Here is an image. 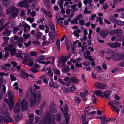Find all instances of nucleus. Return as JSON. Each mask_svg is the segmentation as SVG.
Returning <instances> with one entry per match:
<instances>
[{"mask_svg":"<svg viewBox=\"0 0 124 124\" xmlns=\"http://www.w3.org/2000/svg\"><path fill=\"white\" fill-rule=\"evenodd\" d=\"M33 88L31 86L29 88V91L31 93V96L30 99L29 106L30 107H34L36 104H38L40 103L41 99L40 92H38L37 93H33L32 91Z\"/></svg>","mask_w":124,"mask_h":124,"instance_id":"obj_1","label":"nucleus"},{"mask_svg":"<svg viewBox=\"0 0 124 124\" xmlns=\"http://www.w3.org/2000/svg\"><path fill=\"white\" fill-rule=\"evenodd\" d=\"M108 104L111 106V109L114 111L118 113H119V109L118 108H122L121 103L116 100H113L112 101L108 103Z\"/></svg>","mask_w":124,"mask_h":124,"instance_id":"obj_2","label":"nucleus"},{"mask_svg":"<svg viewBox=\"0 0 124 124\" xmlns=\"http://www.w3.org/2000/svg\"><path fill=\"white\" fill-rule=\"evenodd\" d=\"M44 123L45 124H56L54 116L46 113L45 117Z\"/></svg>","mask_w":124,"mask_h":124,"instance_id":"obj_3","label":"nucleus"},{"mask_svg":"<svg viewBox=\"0 0 124 124\" xmlns=\"http://www.w3.org/2000/svg\"><path fill=\"white\" fill-rule=\"evenodd\" d=\"M94 85L95 88L98 89L104 90L107 88V86L106 85L98 82L96 83Z\"/></svg>","mask_w":124,"mask_h":124,"instance_id":"obj_4","label":"nucleus"},{"mask_svg":"<svg viewBox=\"0 0 124 124\" xmlns=\"http://www.w3.org/2000/svg\"><path fill=\"white\" fill-rule=\"evenodd\" d=\"M29 104L24 99H23L21 103V108L22 110H25L27 109L28 108Z\"/></svg>","mask_w":124,"mask_h":124,"instance_id":"obj_5","label":"nucleus"},{"mask_svg":"<svg viewBox=\"0 0 124 124\" xmlns=\"http://www.w3.org/2000/svg\"><path fill=\"white\" fill-rule=\"evenodd\" d=\"M123 56V54H119L113 53L111 54V56L114 59L116 60L121 59Z\"/></svg>","mask_w":124,"mask_h":124,"instance_id":"obj_6","label":"nucleus"},{"mask_svg":"<svg viewBox=\"0 0 124 124\" xmlns=\"http://www.w3.org/2000/svg\"><path fill=\"white\" fill-rule=\"evenodd\" d=\"M107 45L112 48H116L119 47L121 44L118 42L110 43H107Z\"/></svg>","mask_w":124,"mask_h":124,"instance_id":"obj_7","label":"nucleus"},{"mask_svg":"<svg viewBox=\"0 0 124 124\" xmlns=\"http://www.w3.org/2000/svg\"><path fill=\"white\" fill-rule=\"evenodd\" d=\"M18 9L14 7H12L8 8L6 11V13L8 15H9L12 13L14 11L19 10Z\"/></svg>","mask_w":124,"mask_h":124,"instance_id":"obj_8","label":"nucleus"},{"mask_svg":"<svg viewBox=\"0 0 124 124\" xmlns=\"http://www.w3.org/2000/svg\"><path fill=\"white\" fill-rule=\"evenodd\" d=\"M61 110L62 112L65 115H67L68 111L67 105H65L63 106V108H61Z\"/></svg>","mask_w":124,"mask_h":124,"instance_id":"obj_9","label":"nucleus"},{"mask_svg":"<svg viewBox=\"0 0 124 124\" xmlns=\"http://www.w3.org/2000/svg\"><path fill=\"white\" fill-rule=\"evenodd\" d=\"M23 42V40L21 38H20L16 42L18 46L20 47L21 48L23 46L22 43Z\"/></svg>","mask_w":124,"mask_h":124,"instance_id":"obj_10","label":"nucleus"},{"mask_svg":"<svg viewBox=\"0 0 124 124\" xmlns=\"http://www.w3.org/2000/svg\"><path fill=\"white\" fill-rule=\"evenodd\" d=\"M1 114L5 117H8L9 115V114L8 111L7 110L3 109L1 111Z\"/></svg>","mask_w":124,"mask_h":124,"instance_id":"obj_11","label":"nucleus"},{"mask_svg":"<svg viewBox=\"0 0 124 124\" xmlns=\"http://www.w3.org/2000/svg\"><path fill=\"white\" fill-rule=\"evenodd\" d=\"M64 117H65V119L63 122L64 124H68L70 121V115L69 114L68 115H65Z\"/></svg>","mask_w":124,"mask_h":124,"instance_id":"obj_12","label":"nucleus"},{"mask_svg":"<svg viewBox=\"0 0 124 124\" xmlns=\"http://www.w3.org/2000/svg\"><path fill=\"white\" fill-rule=\"evenodd\" d=\"M111 92V91L110 90H107L104 91L103 92V94L106 98H108Z\"/></svg>","mask_w":124,"mask_h":124,"instance_id":"obj_13","label":"nucleus"},{"mask_svg":"<svg viewBox=\"0 0 124 124\" xmlns=\"http://www.w3.org/2000/svg\"><path fill=\"white\" fill-rule=\"evenodd\" d=\"M50 110L52 113H56L57 112V107L54 105H53L50 107Z\"/></svg>","mask_w":124,"mask_h":124,"instance_id":"obj_14","label":"nucleus"},{"mask_svg":"<svg viewBox=\"0 0 124 124\" xmlns=\"http://www.w3.org/2000/svg\"><path fill=\"white\" fill-rule=\"evenodd\" d=\"M14 112L15 113L18 112L20 110V107L19 105H16L14 108Z\"/></svg>","mask_w":124,"mask_h":124,"instance_id":"obj_15","label":"nucleus"},{"mask_svg":"<svg viewBox=\"0 0 124 124\" xmlns=\"http://www.w3.org/2000/svg\"><path fill=\"white\" fill-rule=\"evenodd\" d=\"M11 65L10 64H6L4 66H2L1 68L4 70H7L9 69V67H10Z\"/></svg>","mask_w":124,"mask_h":124,"instance_id":"obj_16","label":"nucleus"},{"mask_svg":"<svg viewBox=\"0 0 124 124\" xmlns=\"http://www.w3.org/2000/svg\"><path fill=\"white\" fill-rule=\"evenodd\" d=\"M94 94L98 96H102V93L100 90H97L94 91Z\"/></svg>","mask_w":124,"mask_h":124,"instance_id":"obj_17","label":"nucleus"},{"mask_svg":"<svg viewBox=\"0 0 124 124\" xmlns=\"http://www.w3.org/2000/svg\"><path fill=\"white\" fill-rule=\"evenodd\" d=\"M15 95L13 93L10 91L9 92L8 95V97L9 99L12 101V99L14 98Z\"/></svg>","mask_w":124,"mask_h":124,"instance_id":"obj_18","label":"nucleus"},{"mask_svg":"<svg viewBox=\"0 0 124 124\" xmlns=\"http://www.w3.org/2000/svg\"><path fill=\"white\" fill-rule=\"evenodd\" d=\"M14 101H12L8 103V105H9V109L10 110H11L12 109L14 105Z\"/></svg>","mask_w":124,"mask_h":124,"instance_id":"obj_19","label":"nucleus"},{"mask_svg":"<svg viewBox=\"0 0 124 124\" xmlns=\"http://www.w3.org/2000/svg\"><path fill=\"white\" fill-rule=\"evenodd\" d=\"M53 81L52 80L51 81H50L49 83V85L50 86H53L55 88H57L58 87V85L56 82H53Z\"/></svg>","mask_w":124,"mask_h":124,"instance_id":"obj_20","label":"nucleus"},{"mask_svg":"<svg viewBox=\"0 0 124 124\" xmlns=\"http://www.w3.org/2000/svg\"><path fill=\"white\" fill-rule=\"evenodd\" d=\"M100 35L104 38H105L108 35V32L106 31H102L100 33Z\"/></svg>","mask_w":124,"mask_h":124,"instance_id":"obj_21","label":"nucleus"},{"mask_svg":"<svg viewBox=\"0 0 124 124\" xmlns=\"http://www.w3.org/2000/svg\"><path fill=\"white\" fill-rule=\"evenodd\" d=\"M24 60L23 61V63L24 64H26L27 63V59L30 57L29 55L26 54H24Z\"/></svg>","mask_w":124,"mask_h":124,"instance_id":"obj_22","label":"nucleus"},{"mask_svg":"<svg viewBox=\"0 0 124 124\" xmlns=\"http://www.w3.org/2000/svg\"><path fill=\"white\" fill-rule=\"evenodd\" d=\"M61 115L60 113H58L56 115V121L59 122H60L61 119Z\"/></svg>","mask_w":124,"mask_h":124,"instance_id":"obj_23","label":"nucleus"},{"mask_svg":"<svg viewBox=\"0 0 124 124\" xmlns=\"http://www.w3.org/2000/svg\"><path fill=\"white\" fill-rule=\"evenodd\" d=\"M81 32V31L78 29H77L73 32L74 35L76 37H78L79 36V33Z\"/></svg>","mask_w":124,"mask_h":124,"instance_id":"obj_24","label":"nucleus"},{"mask_svg":"<svg viewBox=\"0 0 124 124\" xmlns=\"http://www.w3.org/2000/svg\"><path fill=\"white\" fill-rule=\"evenodd\" d=\"M70 80L73 82L75 83H78L79 81L78 79L74 77H72L70 78Z\"/></svg>","mask_w":124,"mask_h":124,"instance_id":"obj_25","label":"nucleus"},{"mask_svg":"<svg viewBox=\"0 0 124 124\" xmlns=\"http://www.w3.org/2000/svg\"><path fill=\"white\" fill-rule=\"evenodd\" d=\"M20 76L24 78H26L28 76V75L27 74H25L24 70H22L20 74Z\"/></svg>","mask_w":124,"mask_h":124,"instance_id":"obj_26","label":"nucleus"},{"mask_svg":"<svg viewBox=\"0 0 124 124\" xmlns=\"http://www.w3.org/2000/svg\"><path fill=\"white\" fill-rule=\"evenodd\" d=\"M56 45L57 46L58 51L59 52L60 51V42L59 39H58L56 41Z\"/></svg>","mask_w":124,"mask_h":124,"instance_id":"obj_27","label":"nucleus"},{"mask_svg":"<svg viewBox=\"0 0 124 124\" xmlns=\"http://www.w3.org/2000/svg\"><path fill=\"white\" fill-rule=\"evenodd\" d=\"M88 95V91L87 90H85L84 92L81 93L80 95L81 97H83L87 96Z\"/></svg>","mask_w":124,"mask_h":124,"instance_id":"obj_28","label":"nucleus"},{"mask_svg":"<svg viewBox=\"0 0 124 124\" xmlns=\"http://www.w3.org/2000/svg\"><path fill=\"white\" fill-rule=\"evenodd\" d=\"M65 2L64 3V6H66L68 5L69 2H70L69 4H71L73 3V2L71 1V0H64Z\"/></svg>","mask_w":124,"mask_h":124,"instance_id":"obj_29","label":"nucleus"},{"mask_svg":"<svg viewBox=\"0 0 124 124\" xmlns=\"http://www.w3.org/2000/svg\"><path fill=\"white\" fill-rule=\"evenodd\" d=\"M49 35L51 38V40L54 42V36L53 32H50L49 33Z\"/></svg>","mask_w":124,"mask_h":124,"instance_id":"obj_30","label":"nucleus"},{"mask_svg":"<svg viewBox=\"0 0 124 124\" xmlns=\"http://www.w3.org/2000/svg\"><path fill=\"white\" fill-rule=\"evenodd\" d=\"M114 32L115 33L118 34H119L118 35H121L122 32V30L118 29L115 30Z\"/></svg>","mask_w":124,"mask_h":124,"instance_id":"obj_31","label":"nucleus"},{"mask_svg":"<svg viewBox=\"0 0 124 124\" xmlns=\"http://www.w3.org/2000/svg\"><path fill=\"white\" fill-rule=\"evenodd\" d=\"M31 56H35L37 55V53L35 51H32L29 52Z\"/></svg>","mask_w":124,"mask_h":124,"instance_id":"obj_32","label":"nucleus"},{"mask_svg":"<svg viewBox=\"0 0 124 124\" xmlns=\"http://www.w3.org/2000/svg\"><path fill=\"white\" fill-rule=\"evenodd\" d=\"M115 23L119 25H121L124 24V22L122 21L116 20Z\"/></svg>","mask_w":124,"mask_h":124,"instance_id":"obj_33","label":"nucleus"},{"mask_svg":"<svg viewBox=\"0 0 124 124\" xmlns=\"http://www.w3.org/2000/svg\"><path fill=\"white\" fill-rule=\"evenodd\" d=\"M26 2L25 0L23 1L20 2L18 3L17 4V6L19 7H24V4H25Z\"/></svg>","mask_w":124,"mask_h":124,"instance_id":"obj_34","label":"nucleus"},{"mask_svg":"<svg viewBox=\"0 0 124 124\" xmlns=\"http://www.w3.org/2000/svg\"><path fill=\"white\" fill-rule=\"evenodd\" d=\"M0 122L3 123L6 122V117L0 115Z\"/></svg>","mask_w":124,"mask_h":124,"instance_id":"obj_35","label":"nucleus"},{"mask_svg":"<svg viewBox=\"0 0 124 124\" xmlns=\"http://www.w3.org/2000/svg\"><path fill=\"white\" fill-rule=\"evenodd\" d=\"M63 0H60L59 2L58 3L57 5H58L60 8H62L63 7Z\"/></svg>","mask_w":124,"mask_h":124,"instance_id":"obj_36","label":"nucleus"},{"mask_svg":"<svg viewBox=\"0 0 124 124\" xmlns=\"http://www.w3.org/2000/svg\"><path fill=\"white\" fill-rule=\"evenodd\" d=\"M53 71L55 74L57 75H60V70L55 68H54Z\"/></svg>","mask_w":124,"mask_h":124,"instance_id":"obj_37","label":"nucleus"},{"mask_svg":"<svg viewBox=\"0 0 124 124\" xmlns=\"http://www.w3.org/2000/svg\"><path fill=\"white\" fill-rule=\"evenodd\" d=\"M11 32L10 31H9L7 30H5V31L3 32V34L4 35L6 36H9Z\"/></svg>","mask_w":124,"mask_h":124,"instance_id":"obj_38","label":"nucleus"},{"mask_svg":"<svg viewBox=\"0 0 124 124\" xmlns=\"http://www.w3.org/2000/svg\"><path fill=\"white\" fill-rule=\"evenodd\" d=\"M22 117V114H20L18 116L16 117L15 119L16 121H18L21 119Z\"/></svg>","mask_w":124,"mask_h":124,"instance_id":"obj_39","label":"nucleus"},{"mask_svg":"<svg viewBox=\"0 0 124 124\" xmlns=\"http://www.w3.org/2000/svg\"><path fill=\"white\" fill-rule=\"evenodd\" d=\"M68 57L67 56H65L62 57L60 60V61L62 62H65L67 61Z\"/></svg>","mask_w":124,"mask_h":124,"instance_id":"obj_40","label":"nucleus"},{"mask_svg":"<svg viewBox=\"0 0 124 124\" xmlns=\"http://www.w3.org/2000/svg\"><path fill=\"white\" fill-rule=\"evenodd\" d=\"M42 33L41 32H38L37 33L36 35L37 37V39L38 40L39 39L41 38V35Z\"/></svg>","mask_w":124,"mask_h":124,"instance_id":"obj_41","label":"nucleus"},{"mask_svg":"<svg viewBox=\"0 0 124 124\" xmlns=\"http://www.w3.org/2000/svg\"><path fill=\"white\" fill-rule=\"evenodd\" d=\"M13 47V45L11 44L8 45V46L4 48V49L5 50L10 51V49Z\"/></svg>","mask_w":124,"mask_h":124,"instance_id":"obj_42","label":"nucleus"},{"mask_svg":"<svg viewBox=\"0 0 124 124\" xmlns=\"http://www.w3.org/2000/svg\"><path fill=\"white\" fill-rule=\"evenodd\" d=\"M6 117V122H12L13 120L11 117Z\"/></svg>","mask_w":124,"mask_h":124,"instance_id":"obj_43","label":"nucleus"},{"mask_svg":"<svg viewBox=\"0 0 124 124\" xmlns=\"http://www.w3.org/2000/svg\"><path fill=\"white\" fill-rule=\"evenodd\" d=\"M95 70L98 72H100L102 70V68L100 66H96L95 67Z\"/></svg>","mask_w":124,"mask_h":124,"instance_id":"obj_44","label":"nucleus"},{"mask_svg":"<svg viewBox=\"0 0 124 124\" xmlns=\"http://www.w3.org/2000/svg\"><path fill=\"white\" fill-rule=\"evenodd\" d=\"M26 12L24 10H22L21 12L20 16L21 17L24 16L26 14Z\"/></svg>","mask_w":124,"mask_h":124,"instance_id":"obj_45","label":"nucleus"},{"mask_svg":"<svg viewBox=\"0 0 124 124\" xmlns=\"http://www.w3.org/2000/svg\"><path fill=\"white\" fill-rule=\"evenodd\" d=\"M82 61V58H78L77 59L74 60V61L73 62V63H78L79 62Z\"/></svg>","mask_w":124,"mask_h":124,"instance_id":"obj_46","label":"nucleus"},{"mask_svg":"<svg viewBox=\"0 0 124 124\" xmlns=\"http://www.w3.org/2000/svg\"><path fill=\"white\" fill-rule=\"evenodd\" d=\"M84 57L85 58H86L87 59H88L90 61H93L95 59L94 58H92V56L91 55L89 56H85Z\"/></svg>","mask_w":124,"mask_h":124,"instance_id":"obj_47","label":"nucleus"},{"mask_svg":"<svg viewBox=\"0 0 124 124\" xmlns=\"http://www.w3.org/2000/svg\"><path fill=\"white\" fill-rule=\"evenodd\" d=\"M16 50L15 49H13L10 50V54L11 55H13L15 54L16 53Z\"/></svg>","mask_w":124,"mask_h":124,"instance_id":"obj_48","label":"nucleus"},{"mask_svg":"<svg viewBox=\"0 0 124 124\" xmlns=\"http://www.w3.org/2000/svg\"><path fill=\"white\" fill-rule=\"evenodd\" d=\"M18 83L17 82H15L13 85V86L14 87V89L18 90L19 89V87L18 85Z\"/></svg>","mask_w":124,"mask_h":124,"instance_id":"obj_49","label":"nucleus"},{"mask_svg":"<svg viewBox=\"0 0 124 124\" xmlns=\"http://www.w3.org/2000/svg\"><path fill=\"white\" fill-rule=\"evenodd\" d=\"M81 77L83 80L85 82H86V79L85 78V75L84 74H82L81 75Z\"/></svg>","mask_w":124,"mask_h":124,"instance_id":"obj_50","label":"nucleus"},{"mask_svg":"<svg viewBox=\"0 0 124 124\" xmlns=\"http://www.w3.org/2000/svg\"><path fill=\"white\" fill-rule=\"evenodd\" d=\"M49 25L52 29H54L55 28L54 26L53 23L51 22H50L49 23Z\"/></svg>","mask_w":124,"mask_h":124,"instance_id":"obj_51","label":"nucleus"},{"mask_svg":"<svg viewBox=\"0 0 124 124\" xmlns=\"http://www.w3.org/2000/svg\"><path fill=\"white\" fill-rule=\"evenodd\" d=\"M30 34L28 33V34L26 35L25 33L23 34V36L24 37L25 39H27L29 38L30 37Z\"/></svg>","mask_w":124,"mask_h":124,"instance_id":"obj_52","label":"nucleus"},{"mask_svg":"<svg viewBox=\"0 0 124 124\" xmlns=\"http://www.w3.org/2000/svg\"><path fill=\"white\" fill-rule=\"evenodd\" d=\"M84 17L81 14H79L77 16L76 18L78 20L80 19H82Z\"/></svg>","mask_w":124,"mask_h":124,"instance_id":"obj_53","label":"nucleus"},{"mask_svg":"<svg viewBox=\"0 0 124 124\" xmlns=\"http://www.w3.org/2000/svg\"><path fill=\"white\" fill-rule=\"evenodd\" d=\"M106 119V118L105 116H102L101 120V123L102 124H103L105 123Z\"/></svg>","mask_w":124,"mask_h":124,"instance_id":"obj_54","label":"nucleus"},{"mask_svg":"<svg viewBox=\"0 0 124 124\" xmlns=\"http://www.w3.org/2000/svg\"><path fill=\"white\" fill-rule=\"evenodd\" d=\"M109 19L112 22H114L115 23L116 19L113 16H110L109 17Z\"/></svg>","mask_w":124,"mask_h":124,"instance_id":"obj_55","label":"nucleus"},{"mask_svg":"<svg viewBox=\"0 0 124 124\" xmlns=\"http://www.w3.org/2000/svg\"><path fill=\"white\" fill-rule=\"evenodd\" d=\"M26 19L27 21L31 23H32L33 22L34 19L33 18H32L31 17H28Z\"/></svg>","mask_w":124,"mask_h":124,"instance_id":"obj_56","label":"nucleus"},{"mask_svg":"<svg viewBox=\"0 0 124 124\" xmlns=\"http://www.w3.org/2000/svg\"><path fill=\"white\" fill-rule=\"evenodd\" d=\"M83 46L82 47V52H83L85 50V47L86 46V44L85 42L83 43Z\"/></svg>","mask_w":124,"mask_h":124,"instance_id":"obj_57","label":"nucleus"},{"mask_svg":"<svg viewBox=\"0 0 124 124\" xmlns=\"http://www.w3.org/2000/svg\"><path fill=\"white\" fill-rule=\"evenodd\" d=\"M70 90L72 91H75L76 89V87L74 85H72L70 87Z\"/></svg>","mask_w":124,"mask_h":124,"instance_id":"obj_58","label":"nucleus"},{"mask_svg":"<svg viewBox=\"0 0 124 124\" xmlns=\"http://www.w3.org/2000/svg\"><path fill=\"white\" fill-rule=\"evenodd\" d=\"M6 92V87L4 85H3L2 88L1 90V92L3 94L5 93Z\"/></svg>","mask_w":124,"mask_h":124,"instance_id":"obj_59","label":"nucleus"},{"mask_svg":"<svg viewBox=\"0 0 124 124\" xmlns=\"http://www.w3.org/2000/svg\"><path fill=\"white\" fill-rule=\"evenodd\" d=\"M102 68L104 70H106L107 68V67L106 66V64L104 62L102 63Z\"/></svg>","mask_w":124,"mask_h":124,"instance_id":"obj_60","label":"nucleus"},{"mask_svg":"<svg viewBox=\"0 0 124 124\" xmlns=\"http://www.w3.org/2000/svg\"><path fill=\"white\" fill-rule=\"evenodd\" d=\"M10 78L12 81H15L16 80V78L14 77L13 75L11 74L10 75Z\"/></svg>","mask_w":124,"mask_h":124,"instance_id":"obj_61","label":"nucleus"},{"mask_svg":"<svg viewBox=\"0 0 124 124\" xmlns=\"http://www.w3.org/2000/svg\"><path fill=\"white\" fill-rule=\"evenodd\" d=\"M79 24L80 25H85V23L83 20H80L79 21Z\"/></svg>","mask_w":124,"mask_h":124,"instance_id":"obj_62","label":"nucleus"},{"mask_svg":"<svg viewBox=\"0 0 124 124\" xmlns=\"http://www.w3.org/2000/svg\"><path fill=\"white\" fill-rule=\"evenodd\" d=\"M114 98L117 101H119L120 99V97L117 95L116 94L114 96Z\"/></svg>","mask_w":124,"mask_h":124,"instance_id":"obj_63","label":"nucleus"},{"mask_svg":"<svg viewBox=\"0 0 124 124\" xmlns=\"http://www.w3.org/2000/svg\"><path fill=\"white\" fill-rule=\"evenodd\" d=\"M45 5L46 6L49 4V3L48 0H43Z\"/></svg>","mask_w":124,"mask_h":124,"instance_id":"obj_64","label":"nucleus"}]
</instances>
